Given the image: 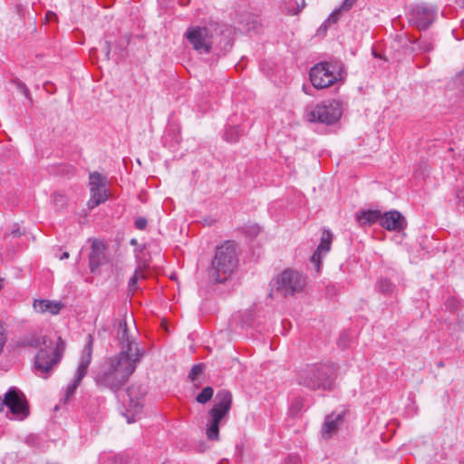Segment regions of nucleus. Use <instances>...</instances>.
Segmentation results:
<instances>
[{
    "instance_id": "1",
    "label": "nucleus",
    "mask_w": 464,
    "mask_h": 464,
    "mask_svg": "<svg viewBox=\"0 0 464 464\" xmlns=\"http://www.w3.org/2000/svg\"><path fill=\"white\" fill-rule=\"evenodd\" d=\"M143 355L144 350L136 346L134 354L128 355V351H121L107 358L95 374L96 384L112 392L119 391L134 372Z\"/></svg>"
},
{
    "instance_id": "2",
    "label": "nucleus",
    "mask_w": 464,
    "mask_h": 464,
    "mask_svg": "<svg viewBox=\"0 0 464 464\" xmlns=\"http://www.w3.org/2000/svg\"><path fill=\"white\" fill-rule=\"evenodd\" d=\"M335 370L330 364H310L298 373V383L312 391H330L334 388Z\"/></svg>"
},
{
    "instance_id": "3",
    "label": "nucleus",
    "mask_w": 464,
    "mask_h": 464,
    "mask_svg": "<svg viewBox=\"0 0 464 464\" xmlns=\"http://www.w3.org/2000/svg\"><path fill=\"white\" fill-rule=\"evenodd\" d=\"M237 265L236 245L227 241L216 249L211 267L208 270L210 279L222 283L233 273Z\"/></svg>"
},
{
    "instance_id": "4",
    "label": "nucleus",
    "mask_w": 464,
    "mask_h": 464,
    "mask_svg": "<svg viewBox=\"0 0 464 464\" xmlns=\"http://www.w3.org/2000/svg\"><path fill=\"white\" fill-rule=\"evenodd\" d=\"M233 402V395L227 390H220L215 396L214 405L208 411L209 420L206 434L208 440H218L219 424L229 412Z\"/></svg>"
},
{
    "instance_id": "5",
    "label": "nucleus",
    "mask_w": 464,
    "mask_h": 464,
    "mask_svg": "<svg viewBox=\"0 0 464 464\" xmlns=\"http://www.w3.org/2000/svg\"><path fill=\"white\" fill-rule=\"evenodd\" d=\"M343 65L339 62L319 63L310 70V80L316 89L327 88L341 80Z\"/></svg>"
},
{
    "instance_id": "6",
    "label": "nucleus",
    "mask_w": 464,
    "mask_h": 464,
    "mask_svg": "<svg viewBox=\"0 0 464 464\" xmlns=\"http://www.w3.org/2000/svg\"><path fill=\"white\" fill-rule=\"evenodd\" d=\"M306 118L310 122H319L327 125L337 121L342 115L340 102L327 101L306 109Z\"/></svg>"
},
{
    "instance_id": "7",
    "label": "nucleus",
    "mask_w": 464,
    "mask_h": 464,
    "mask_svg": "<svg viewBox=\"0 0 464 464\" xmlns=\"http://www.w3.org/2000/svg\"><path fill=\"white\" fill-rule=\"evenodd\" d=\"M216 31L217 28L213 25L191 26L188 28L185 37L197 53L207 54L212 50L214 33Z\"/></svg>"
},
{
    "instance_id": "8",
    "label": "nucleus",
    "mask_w": 464,
    "mask_h": 464,
    "mask_svg": "<svg viewBox=\"0 0 464 464\" xmlns=\"http://www.w3.org/2000/svg\"><path fill=\"white\" fill-rule=\"evenodd\" d=\"M305 277L297 271L286 269L276 279V292L283 296L294 295L304 290Z\"/></svg>"
},
{
    "instance_id": "9",
    "label": "nucleus",
    "mask_w": 464,
    "mask_h": 464,
    "mask_svg": "<svg viewBox=\"0 0 464 464\" xmlns=\"http://www.w3.org/2000/svg\"><path fill=\"white\" fill-rule=\"evenodd\" d=\"M145 394L140 385L132 384L127 389L128 401L124 416L128 423L136 421L137 417L141 413L143 405L141 400Z\"/></svg>"
},
{
    "instance_id": "10",
    "label": "nucleus",
    "mask_w": 464,
    "mask_h": 464,
    "mask_svg": "<svg viewBox=\"0 0 464 464\" xmlns=\"http://www.w3.org/2000/svg\"><path fill=\"white\" fill-rule=\"evenodd\" d=\"M106 184L107 179L101 173L94 171L90 174L91 198L87 203L89 208H94L108 199Z\"/></svg>"
},
{
    "instance_id": "11",
    "label": "nucleus",
    "mask_w": 464,
    "mask_h": 464,
    "mask_svg": "<svg viewBox=\"0 0 464 464\" xmlns=\"http://www.w3.org/2000/svg\"><path fill=\"white\" fill-rule=\"evenodd\" d=\"M410 22L418 29L426 30L436 19V11L431 7L418 5L410 14Z\"/></svg>"
},
{
    "instance_id": "12",
    "label": "nucleus",
    "mask_w": 464,
    "mask_h": 464,
    "mask_svg": "<svg viewBox=\"0 0 464 464\" xmlns=\"http://www.w3.org/2000/svg\"><path fill=\"white\" fill-rule=\"evenodd\" d=\"M58 362H53V354L52 353V342H49V347L41 348L35 355L34 368L37 372L46 377L54 365Z\"/></svg>"
},
{
    "instance_id": "13",
    "label": "nucleus",
    "mask_w": 464,
    "mask_h": 464,
    "mask_svg": "<svg viewBox=\"0 0 464 464\" xmlns=\"http://www.w3.org/2000/svg\"><path fill=\"white\" fill-rule=\"evenodd\" d=\"M380 224L390 231H400L405 228V218L397 210H391L381 215Z\"/></svg>"
},
{
    "instance_id": "14",
    "label": "nucleus",
    "mask_w": 464,
    "mask_h": 464,
    "mask_svg": "<svg viewBox=\"0 0 464 464\" xmlns=\"http://www.w3.org/2000/svg\"><path fill=\"white\" fill-rule=\"evenodd\" d=\"M118 339L123 345L122 351H128V355L134 354L135 347L138 345L134 343L133 338L129 334L127 319H122L118 324Z\"/></svg>"
},
{
    "instance_id": "15",
    "label": "nucleus",
    "mask_w": 464,
    "mask_h": 464,
    "mask_svg": "<svg viewBox=\"0 0 464 464\" xmlns=\"http://www.w3.org/2000/svg\"><path fill=\"white\" fill-rule=\"evenodd\" d=\"M333 240V234L329 230H324L321 237V242L311 257L313 263L316 265L317 270L320 268L321 256L330 251L331 244Z\"/></svg>"
},
{
    "instance_id": "16",
    "label": "nucleus",
    "mask_w": 464,
    "mask_h": 464,
    "mask_svg": "<svg viewBox=\"0 0 464 464\" xmlns=\"http://www.w3.org/2000/svg\"><path fill=\"white\" fill-rule=\"evenodd\" d=\"M104 249L105 246L102 242L93 240L89 257L91 272L94 273L105 262Z\"/></svg>"
},
{
    "instance_id": "17",
    "label": "nucleus",
    "mask_w": 464,
    "mask_h": 464,
    "mask_svg": "<svg viewBox=\"0 0 464 464\" xmlns=\"http://www.w3.org/2000/svg\"><path fill=\"white\" fill-rule=\"evenodd\" d=\"M92 347L93 337L92 334H89L87 336V343L82 351V354L77 369V373H79L80 378H83L86 375L89 364L92 361Z\"/></svg>"
},
{
    "instance_id": "18",
    "label": "nucleus",
    "mask_w": 464,
    "mask_h": 464,
    "mask_svg": "<svg viewBox=\"0 0 464 464\" xmlns=\"http://www.w3.org/2000/svg\"><path fill=\"white\" fill-rule=\"evenodd\" d=\"M63 306L64 304L58 301L40 299L34 302V309L41 314L48 312L51 314H58Z\"/></svg>"
},
{
    "instance_id": "19",
    "label": "nucleus",
    "mask_w": 464,
    "mask_h": 464,
    "mask_svg": "<svg viewBox=\"0 0 464 464\" xmlns=\"http://www.w3.org/2000/svg\"><path fill=\"white\" fill-rule=\"evenodd\" d=\"M343 415L342 413L337 415L334 413L327 415L322 428L323 436L325 438H331L338 430L340 423L343 421Z\"/></svg>"
},
{
    "instance_id": "20",
    "label": "nucleus",
    "mask_w": 464,
    "mask_h": 464,
    "mask_svg": "<svg viewBox=\"0 0 464 464\" xmlns=\"http://www.w3.org/2000/svg\"><path fill=\"white\" fill-rule=\"evenodd\" d=\"M128 43H129V41H126L123 44L119 43L118 45L114 47L112 57H111V52L112 46L110 42L106 41L105 44L102 50L103 53V55H104V60L109 61L111 58H112L115 62H118V60L120 58L124 57L125 46Z\"/></svg>"
},
{
    "instance_id": "21",
    "label": "nucleus",
    "mask_w": 464,
    "mask_h": 464,
    "mask_svg": "<svg viewBox=\"0 0 464 464\" xmlns=\"http://www.w3.org/2000/svg\"><path fill=\"white\" fill-rule=\"evenodd\" d=\"M357 220L361 225H372L381 219V211L367 210L361 211L356 214Z\"/></svg>"
},
{
    "instance_id": "22",
    "label": "nucleus",
    "mask_w": 464,
    "mask_h": 464,
    "mask_svg": "<svg viewBox=\"0 0 464 464\" xmlns=\"http://www.w3.org/2000/svg\"><path fill=\"white\" fill-rule=\"evenodd\" d=\"M64 350H65V342L61 337H58L54 347H53V344L52 343V353L53 354V362H60Z\"/></svg>"
},
{
    "instance_id": "23",
    "label": "nucleus",
    "mask_w": 464,
    "mask_h": 464,
    "mask_svg": "<svg viewBox=\"0 0 464 464\" xmlns=\"http://www.w3.org/2000/svg\"><path fill=\"white\" fill-rule=\"evenodd\" d=\"M146 272L144 269H142L141 267H139L135 270L133 276L130 278V281H129V287H130V291H135L138 286H137V282L138 280L141 279V278H146Z\"/></svg>"
},
{
    "instance_id": "24",
    "label": "nucleus",
    "mask_w": 464,
    "mask_h": 464,
    "mask_svg": "<svg viewBox=\"0 0 464 464\" xmlns=\"http://www.w3.org/2000/svg\"><path fill=\"white\" fill-rule=\"evenodd\" d=\"M49 342H52L51 340L47 339L46 336H32L27 339L26 343L31 347H49Z\"/></svg>"
},
{
    "instance_id": "25",
    "label": "nucleus",
    "mask_w": 464,
    "mask_h": 464,
    "mask_svg": "<svg viewBox=\"0 0 464 464\" xmlns=\"http://www.w3.org/2000/svg\"><path fill=\"white\" fill-rule=\"evenodd\" d=\"M213 394L214 390L210 386H207L198 394L196 401L200 404H205L211 400Z\"/></svg>"
},
{
    "instance_id": "26",
    "label": "nucleus",
    "mask_w": 464,
    "mask_h": 464,
    "mask_svg": "<svg viewBox=\"0 0 464 464\" xmlns=\"http://www.w3.org/2000/svg\"><path fill=\"white\" fill-rule=\"evenodd\" d=\"M82 380V378H80L79 373H77V376L74 379L73 382L70 384L66 389L65 401H68L69 398L74 393L75 390L79 386Z\"/></svg>"
},
{
    "instance_id": "27",
    "label": "nucleus",
    "mask_w": 464,
    "mask_h": 464,
    "mask_svg": "<svg viewBox=\"0 0 464 464\" xmlns=\"http://www.w3.org/2000/svg\"><path fill=\"white\" fill-rule=\"evenodd\" d=\"M379 291L382 294H389L392 291V284L388 279H381L378 282Z\"/></svg>"
},
{
    "instance_id": "28",
    "label": "nucleus",
    "mask_w": 464,
    "mask_h": 464,
    "mask_svg": "<svg viewBox=\"0 0 464 464\" xmlns=\"http://www.w3.org/2000/svg\"><path fill=\"white\" fill-rule=\"evenodd\" d=\"M52 201L58 208H63L66 205L65 196L58 192H54L52 195Z\"/></svg>"
},
{
    "instance_id": "29",
    "label": "nucleus",
    "mask_w": 464,
    "mask_h": 464,
    "mask_svg": "<svg viewBox=\"0 0 464 464\" xmlns=\"http://www.w3.org/2000/svg\"><path fill=\"white\" fill-rule=\"evenodd\" d=\"M204 365L203 364H195L189 373L188 378L193 382L195 381L202 372H203Z\"/></svg>"
},
{
    "instance_id": "30",
    "label": "nucleus",
    "mask_w": 464,
    "mask_h": 464,
    "mask_svg": "<svg viewBox=\"0 0 464 464\" xmlns=\"http://www.w3.org/2000/svg\"><path fill=\"white\" fill-rule=\"evenodd\" d=\"M226 139L230 141V142H234L236 140H237V138H238V132H237V129L235 128V127H231L229 128L227 132H226Z\"/></svg>"
},
{
    "instance_id": "31",
    "label": "nucleus",
    "mask_w": 464,
    "mask_h": 464,
    "mask_svg": "<svg viewBox=\"0 0 464 464\" xmlns=\"http://www.w3.org/2000/svg\"><path fill=\"white\" fill-rule=\"evenodd\" d=\"M418 47L420 50L428 53L433 50V44L431 42L428 40H422L418 43Z\"/></svg>"
},
{
    "instance_id": "32",
    "label": "nucleus",
    "mask_w": 464,
    "mask_h": 464,
    "mask_svg": "<svg viewBox=\"0 0 464 464\" xmlns=\"http://www.w3.org/2000/svg\"><path fill=\"white\" fill-rule=\"evenodd\" d=\"M6 343V330L5 325L0 322V354L3 352V348Z\"/></svg>"
},
{
    "instance_id": "33",
    "label": "nucleus",
    "mask_w": 464,
    "mask_h": 464,
    "mask_svg": "<svg viewBox=\"0 0 464 464\" xmlns=\"http://www.w3.org/2000/svg\"><path fill=\"white\" fill-rule=\"evenodd\" d=\"M14 82L16 84L17 89L20 92H22L26 98H29L30 92H29L28 88L26 87V85L19 80L15 81Z\"/></svg>"
},
{
    "instance_id": "34",
    "label": "nucleus",
    "mask_w": 464,
    "mask_h": 464,
    "mask_svg": "<svg viewBox=\"0 0 464 464\" xmlns=\"http://www.w3.org/2000/svg\"><path fill=\"white\" fill-rule=\"evenodd\" d=\"M147 219L145 218H142V217H140L138 218H136L135 220V227L138 228V229H145V227H147Z\"/></svg>"
},
{
    "instance_id": "35",
    "label": "nucleus",
    "mask_w": 464,
    "mask_h": 464,
    "mask_svg": "<svg viewBox=\"0 0 464 464\" xmlns=\"http://www.w3.org/2000/svg\"><path fill=\"white\" fill-rule=\"evenodd\" d=\"M356 0H344L340 6L341 11H349L355 4Z\"/></svg>"
},
{
    "instance_id": "36",
    "label": "nucleus",
    "mask_w": 464,
    "mask_h": 464,
    "mask_svg": "<svg viewBox=\"0 0 464 464\" xmlns=\"http://www.w3.org/2000/svg\"><path fill=\"white\" fill-rule=\"evenodd\" d=\"M108 461H109V464H125L124 458L120 455L113 456Z\"/></svg>"
},
{
    "instance_id": "37",
    "label": "nucleus",
    "mask_w": 464,
    "mask_h": 464,
    "mask_svg": "<svg viewBox=\"0 0 464 464\" xmlns=\"http://www.w3.org/2000/svg\"><path fill=\"white\" fill-rule=\"evenodd\" d=\"M341 12V9L338 8V9H335L332 14L331 15L328 17L327 19V22L328 23H336L338 18H339V14Z\"/></svg>"
},
{
    "instance_id": "38",
    "label": "nucleus",
    "mask_w": 464,
    "mask_h": 464,
    "mask_svg": "<svg viewBox=\"0 0 464 464\" xmlns=\"http://www.w3.org/2000/svg\"><path fill=\"white\" fill-rule=\"evenodd\" d=\"M455 82L459 85H464V68L461 72H459L456 75Z\"/></svg>"
},
{
    "instance_id": "39",
    "label": "nucleus",
    "mask_w": 464,
    "mask_h": 464,
    "mask_svg": "<svg viewBox=\"0 0 464 464\" xmlns=\"http://www.w3.org/2000/svg\"><path fill=\"white\" fill-rule=\"evenodd\" d=\"M53 18H56V14H55V13L51 12V11L47 12V14H46V19H47V20H52V19H53Z\"/></svg>"
},
{
    "instance_id": "40",
    "label": "nucleus",
    "mask_w": 464,
    "mask_h": 464,
    "mask_svg": "<svg viewBox=\"0 0 464 464\" xmlns=\"http://www.w3.org/2000/svg\"><path fill=\"white\" fill-rule=\"evenodd\" d=\"M68 252H63V255L60 256V260L67 259L69 257Z\"/></svg>"
},
{
    "instance_id": "41",
    "label": "nucleus",
    "mask_w": 464,
    "mask_h": 464,
    "mask_svg": "<svg viewBox=\"0 0 464 464\" xmlns=\"http://www.w3.org/2000/svg\"><path fill=\"white\" fill-rule=\"evenodd\" d=\"M12 235H14V237H18L21 235L19 229H14L12 231Z\"/></svg>"
},
{
    "instance_id": "42",
    "label": "nucleus",
    "mask_w": 464,
    "mask_h": 464,
    "mask_svg": "<svg viewBox=\"0 0 464 464\" xmlns=\"http://www.w3.org/2000/svg\"><path fill=\"white\" fill-rule=\"evenodd\" d=\"M304 5H305L304 0H302V4H300V5H298V9L304 8Z\"/></svg>"
},
{
    "instance_id": "43",
    "label": "nucleus",
    "mask_w": 464,
    "mask_h": 464,
    "mask_svg": "<svg viewBox=\"0 0 464 464\" xmlns=\"http://www.w3.org/2000/svg\"><path fill=\"white\" fill-rule=\"evenodd\" d=\"M252 229H253V232H254L255 234H257L258 230H259V228H258V227H252Z\"/></svg>"
},
{
    "instance_id": "44",
    "label": "nucleus",
    "mask_w": 464,
    "mask_h": 464,
    "mask_svg": "<svg viewBox=\"0 0 464 464\" xmlns=\"http://www.w3.org/2000/svg\"><path fill=\"white\" fill-rule=\"evenodd\" d=\"M3 288V280L0 278V290Z\"/></svg>"
},
{
    "instance_id": "45",
    "label": "nucleus",
    "mask_w": 464,
    "mask_h": 464,
    "mask_svg": "<svg viewBox=\"0 0 464 464\" xmlns=\"http://www.w3.org/2000/svg\"><path fill=\"white\" fill-rule=\"evenodd\" d=\"M130 243H131L132 245H134V244H136V240H135V239H132V240L130 241Z\"/></svg>"
},
{
    "instance_id": "46",
    "label": "nucleus",
    "mask_w": 464,
    "mask_h": 464,
    "mask_svg": "<svg viewBox=\"0 0 464 464\" xmlns=\"http://www.w3.org/2000/svg\"><path fill=\"white\" fill-rule=\"evenodd\" d=\"M130 322H131L132 324H135V323H134V319H133L131 316H130Z\"/></svg>"
},
{
    "instance_id": "47",
    "label": "nucleus",
    "mask_w": 464,
    "mask_h": 464,
    "mask_svg": "<svg viewBox=\"0 0 464 464\" xmlns=\"http://www.w3.org/2000/svg\"><path fill=\"white\" fill-rule=\"evenodd\" d=\"M373 54H374V56H375V57H381V56H380L378 53H373Z\"/></svg>"
},
{
    "instance_id": "48",
    "label": "nucleus",
    "mask_w": 464,
    "mask_h": 464,
    "mask_svg": "<svg viewBox=\"0 0 464 464\" xmlns=\"http://www.w3.org/2000/svg\"><path fill=\"white\" fill-rule=\"evenodd\" d=\"M443 365H444V364H443V362H440L439 363V366H440V367H442Z\"/></svg>"
}]
</instances>
